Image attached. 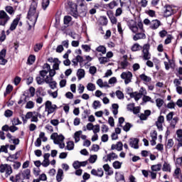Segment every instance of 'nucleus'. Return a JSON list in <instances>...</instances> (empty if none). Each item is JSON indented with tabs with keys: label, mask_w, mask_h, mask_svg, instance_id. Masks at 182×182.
Wrapping results in <instances>:
<instances>
[{
	"label": "nucleus",
	"mask_w": 182,
	"mask_h": 182,
	"mask_svg": "<svg viewBox=\"0 0 182 182\" xmlns=\"http://www.w3.org/2000/svg\"><path fill=\"white\" fill-rule=\"evenodd\" d=\"M38 8V2L33 1L27 15V24L28 25V31H31L33 28H35L36 21L39 16V12L36 11Z\"/></svg>",
	"instance_id": "nucleus-1"
},
{
	"label": "nucleus",
	"mask_w": 182,
	"mask_h": 182,
	"mask_svg": "<svg viewBox=\"0 0 182 182\" xmlns=\"http://www.w3.org/2000/svg\"><path fill=\"white\" fill-rule=\"evenodd\" d=\"M129 29L136 35L133 37L134 41H139V39H146V34L143 32V23H136L134 20H129L127 22Z\"/></svg>",
	"instance_id": "nucleus-2"
},
{
	"label": "nucleus",
	"mask_w": 182,
	"mask_h": 182,
	"mask_svg": "<svg viewBox=\"0 0 182 182\" xmlns=\"http://www.w3.org/2000/svg\"><path fill=\"white\" fill-rule=\"evenodd\" d=\"M43 70L40 71V76H41V77L48 76V77H52L53 79V76L56 75V70L50 69V65L48 63L43 65Z\"/></svg>",
	"instance_id": "nucleus-3"
},
{
	"label": "nucleus",
	"mask_w": 182,
	"mask_h": 182,
	"mask_svg": "<svg viewBox=\"0 0 182 182\" xmlns=\"http://www.w3.org/2000/svg\"><path fill=\"white\" fill-rule=\"evenodd\" d=\"M150 45L149 44H145L143 46L142 50V56L144 60H149V59H151V54L150 53Z\"/></svg>",
	"instance_id": "nucleus-4"
},
{
	"label": "nucleus",
	"mask_w": 182,
	"mask_h": 182,
	"mask_svg": "<svg viewBox=\"0 0 182 182\" xmlns=\"http://www.w3.org/2000/svg\"><path fill=\"white\" fill-rule=\"evenodd\" d=\"M133 74L130 72H124L121 74V78L124 80L125 85H129L132 82Z\"/></svg>",
	"instance_id": "nucleus-5"
},
{
	"label": "nucleus",
	"mask_w": 182,
	"mask_h": 182,
	"mask_svg": "<svg viewBox=\"0 0 182 182\" xmlns=\"http://www.w3.org/2000/svg\"><path fill=\"white\" fill-rule=\"evenodd\" d=\"M56 109H58L56 105H52V102L46 101V111L48 112V114H51V113H53Z\"/></svg>",
	"instance_id": "nucleus-6"
},
{
	"label": "nucleus",
	"mask_w": 182,
	"mask_h": 182,
	"mask_svg": "<svg viewBox=\"0 0 182 182\" xmlns=\"http://www.w3.org/2000/svg\"><path fill=\"white\" fill-rule=\"evenodd\" d=\"M0 173H6V176L12 174V167L9 164H1L0 166Z\"/></svg>",
	"instance_id": "nucleus-7"
},
{
	"label": "nucleus",
	"mask_w": 182,
	"mask_h": 182,
	"mask_svg": "<svg viewBox=\"0 0 182 182\" xmlns=\"http://www.w3.org/2000/svg\"><path fill=\"white\" fill-rule=\"evenodd\" d=\"M68 5L69 8H70L71 15H73L74 18H77V4L73 1H68Z\"/></svg>",
	"instance_id": "nucleus-8"
},
{
	"label": "nucleus",
	"mask_w": 182,
	"mask_h": 182,
	"mask_svg": "<svg viewBox=\"0 0 182 182\" xmlns=\"http://www.w3.org/2000/svg\"><path fill=\"white\" fill-rule=\"evenodd\" d=\"M0 19L3 21L1 25H3L4 26L6 25V22H8V21H9L11 18L8 16V14H6V12H5L4 11H0Z\"/></svg>",
	"instance_id": "nucleus-9"
},
{
	"label": "nucleus",
	"mask_w": 182,
	"mask_h": 182,
	"mask_svg": "<svg viewBox=\"0 0 182 182\" xmlns=\"http://www.w3.org/2000/svg\"><path fill=\"white\" fill-rule=\"evenodd\" d=\"M5 56H6V50L3 49L0 52V65H6L8 63V60L5 59Z\"/></svg>",
	"instance_id": "nucleus-10"
},
{
	"label": "nucleus",
	"mask_w": 182,
	"mask_h": 182,
	"mask_svg": "<svg viewBox=\"0 0 182 182\" xmlns=\"http://www.w3.org/2000/svg\"><path fill=\"white\" fill-rule=\"evenodd\" d=\"M117 154L112 152L104 156L103 160L105 161V163H107L108 161H112V160H115V159H117Z\"/></svg>",
	"instance_id": "nucleus-11"
},
{
	"label": "nucleus",
	"mask_w": 182,
	"mask_h": 182,
	"mask_svg": "<svg viewBox=\"0 0 182 182\" xmlns=\"http://www.w3.org/2000/svg\"><path fill=\"white\" fill-rule=\"evenodd\" d=\"M46 83L49 85L50 89H55L56 85H58L56 81H53V78L49 77V76L46 77Z\"/></svg>",
	"instance_id": "nucleus-12"
},
{
	"label": "nucleus",
	"mask_w": 182,
	"mask_h": 182,
	"mask_svg": "<svg viewBox=\"0 0 182 182\" xmlns=\"http://www.w3.org/2000/svg\"><path fill=\"white\" fill-rule=\"evenodd\" d=\"M173 14H174L173 8H171L168 5L166 6L165 8H164V16L168 18V16H171V15Z\"/></svg>",
	"instance_id": "nucleus-13"
},
{
	"label": "nucleus",
	"mask_w": 182,
	"mask_h": 182,
	"mask_svg": "<svg viewBox=\"0 0 182 182\" xmlns=\"http://www.w3.org/2000/svg\"><path fill=\"white\" fill-rule=\"evenodd\" d=\"M163 123H164V116L161 115L156 122V125L159 130H163Z\"/></svg>",
	"instance_id": "nucleus-14"
},
{
	"label": "nucleus",
	"mask_w": 182,
	"mask_h": 182,
	"mask_svg": "<svg viewBox=\"0 0 182 182\" xmlns=\"http://www.w3.org/2000/svg\"><path fill=\"white\" fill-rule=\"evenodd\" d=\"M129 146L132 149H139V139L137 138H131L129 139Z\"/></svg>",
	"instance_id": "nucleus-15"
},
{
	"label": "nucleus",
	"mask_w": 182,
	"mask_h": 182,
	"mask_svg": "<svg viewBox=\"0 0 182 182\" xmlns=\"http://www.w3.org/2000/svg\"><path fill=\"white\" fill-rule=\"evenodd\" d=\"M91 174L92 176H95L96 177H103V169L102 168H98L97 170L96 169H92L91 171Z\"/></svg>",
	"instance_id": "nucleus-16"
},
{
	"label": "nucleus",
	"mask_w": 182,
	"mask_h": 182,
	"mask_svg": "<svg viewBox=\"0 0 182 182\" xmlns=\"http://www.w3.org/2000/svg\"><path fill=\"white\" fill-rule=\"evenodd\" d=\"M107 15L109 20L111 21V23L114 25H116L117 23V18H115V16L113 15V11H108L107 12Z\"/></svg>",
	"instance_id": "nucleus-17"
},
{
	"label": "nucleus",
	"mask_w": 182,
	"mask_h": 182,
	"mask_svg": "<svg viewBox=\"0 0 182 182\" xmlns=\"http://www.w3.org/2000/svg\"><path fill=\"white\" fill-rule=\"evenodd\" d=\"M176 140H178V147H182V129H178L176 131Z\"/></svg>",
	"instance_id": "nucleus-18"
},
{
	"label": "nucleus",
	"mask_w": 182,
	"mask_h": 182,
	"mask_svg": "<svg viewBox=\"0 0 182 182\" xmlns=\"http://www.w3.org/2000/svg\"><path fill=\"white\" fill-rule=\"evenodd\" d=\"M161 25V23L159 20H153L150 22V28L153 30L157 29Z\"/></svg>",
	"instance_id": "nucleus-19"
},
{
	"label": "nucleus",
	"mask_w": 182,
	"mask_h": 182,
	"mask_svg": "<svg viewBox=\"0 0 182 182\" xmlns=\"http://www.w3.org/2000/svg\"><path fill=\"white\" fill-rule=\"evenodd\" d=\"M19 21H21V18L19 16L16 17L11 24L10 31H15L16 29V26H18V23H19Z\"/></svg>",
	"instance_id": "nucleus-20"
},
{
	"label": "nucleus",
	"mask_w": 182,
	"mask_h": 182,
	"mask_svg": "<svg viewBox=\"0 0 182 182\" xmlns=\"http://www.w3.org/2000/svg\"><path fill=\"white\" fill-rule=\"evenodd\" d=\"M130 97H134L135 102H139V100H140V99H141L142 97V95H141L140 93L137 92H130L129 93Z\"/></svg>",
	"instance_id": "nucleus-21"
},
{
	"label": "nucleus",
	"mask_w": 182,
	"mask_h": 182,
	"mask_svg": "<svg viewBox=\"0 0 182 182\" xmlns=\"http://www.w3.org/2000/svg\"><path fill=\"white\" fill-rule=\"evenodd\" d=\"M63 180V170L59 168L56 175V181L60 182Z\"/></svg>",
	"instance_id": "nucleus-22"
},
{
	"label": "nucleus",
	"mask_w": 182,
	"mask_h": 182,
	"mask_svg": "<svg viewBox=\"0 0 182 182\" xmlns=\"http://www.w3.org/2000/svg\"><path fill=\"white\" fill-rule=\"evenodd\" d=\"M139 77H140L141 80L144 82V83H149V82H151V77H150L149 76L146 75V74L140 75Z\"/></svg>",
	"instance_id": "nucleus-23"
},
{
	"label": "nucleus",
	"mask_w": 182,
	"mask_h": 182,
	"mask_svg": "<svg viewBox=\"0 0 182 182\" xmlns=\"http://www.w3.org/2000/svg\"><path fill=\"white\" fill-rule=\"evenodd\" d=\"M53 69L54 70H59V65H60V61L58 58H54L53 60Z\"/></svg>",
	"instance_id": "nucleus-24"
},
{
	"label": "nucleus",
	"mask_w": 182,
	"mask_h": 182,
	"mask_svg": "<svg viewBox=\"0 0 182 182\" xmlns=\"http://www.w3.org/2000/svg\"><path fill=\"white\" fill-rule=\"evenodd\" d=\"M80 136H82V131H77L74 134V139L75 142L78 143V141H80Z\"/></svg>",
	"instance_id": "nucleus-25"
},
{
	"label": "nucleus",
	"mask_w": 182,
	"mask_h": 182,
	"mask_svg": "<svg viewBox=\"0 0 182 182\" xmlns=\"http://www.w3.org/2000/svg\"><path fill=\"white\" fill-rule=\"evenodd\" d=\"M65 140V136L63 135L60 134L57 136L56 139L54 140L55 144H59V143H63V141Z\"/></svg>",
	"instance_id": "nucleus-26"
},
{
	"label": "nucleus",
	"mask_w": 182,
	"mask_h": 182,
	"mask_svg": "<svg viewBox=\"0 0 182 182\" xmlns=\"http://www.w3.org/2000/svg\"><path fill=\"white\" fill-rule=\"evenodd\" d=\"M77 76L79 80L83 79V77H85V70L79 69L77 73Z\"/></svg>",
	"instance_id": "nucleus-27"
},
{
	"label": "nucleus",
	"mask_w": 182,
	"mask_h": 182,
	"mask_svg": "<svg viewBox=\"0 0 182 182\" xmlns=\"http://www.w3.org/2000/svg\"><path fill=\"white\" fill-rule=\"evenodd\" d=\"M36 80L38 83V85H43V82H46V77H42V76H38L36 78Z\"/></svg>",
	"instance_id": "nucleus-28"
},
{
	"label": "nucleus",
	"mask_w": 182,
	"mask_h": 182,
	"mask_svg": "<svg viewBox=\"0 0 182 182\" xmlns=\"http://www.w3.org/2000/svg\"><path fill=\"white\" fill-rule=\"evenodd\" d=\"M162 170L163 171H168L169 173H171V166H170L168 163L164 162Z\"/></svg>",
	"instance_id": "nucleus-29"
},
{
	"label": "nucleus",
	"mask_w": 182,
	"mask_h": 182,
	"mask_svg": "<svg viewBox=\"0 0 182 182\" xmlns=\"http://www.w3.org/2000/svg\"><path fill=\"white\" fill-rule=\"evenodd\" d=\"M23 177L24 178H26L27 180H29V178L31 177V170L26 169L22 173Z\"/></svg>",
	"instance_id": "nucleus-30"
},
{
	"label": "nucleus",
	"mask_w": 182,
	"mask_h": 182,
	"mask_svg": "<svg viewBox=\"0 0 182 182\" xmlns=\"http://www.w3.org/2000/svg\"><path fill=\"white\" fill-rule=\"evenodd\" d=\"M132 52H137V50H141L142 48L139 43H135L132 47Z\"/></svg>",
	"instance_id": "nucleus-31"
},
{
	"label": "nucleus",
	"mask_w": 182,
	"mask_h": 182,
	"mask_svg": "<svg viewBox=\"0 0 182 182\" xmlns=\"http://www.w3.org/2000/svg\"><path fill=\"white\" fill-rule=\"evenodd\" d=\"M115 6H117V1H112L106 5V7L109 8V9H114Z\"/></svg>",
	"instance_id": "nucleus-32"
},
{
	"label": "nucleus",
	"mask_w": 182,
	"mask_h": 182,
	"mask_svg": "<svg viewBox=\"0 0 182 182\" xmlns=\"http://www.w3.org/2000/svg\"><path fill=\"white\" fill-rule=\"evenodd\" d=\"M112 113L114 116L119 113V105L117 104H112Z\"/></svg>",
	"instance_id": "nucleus-33"
},
{
	"label": "nucleus",
	"mask_w": 182,
	"mask_h": 182,
	"mask_svg": "<svg viewBox=\"0 0 182 182\" xmlns=\"http://www.w3.org/2000/svg\"><path fill=\"white\" fill-rule=\"evenodd\" d=\"M97 52H100L102 55L106 54V47L104 46H100L96 48Z\"/></svg>",
	"instance_id": "nucleus-34"
},
{
	"label": "nucleus",
	"mask_w": 182,
	"mask_h": 182,
	"mask_svg": "<svg viewBox=\"0 0 182 182\" xmlns=\"http://www.w3.org/2000/svg\"><path fill=\"white\" fill-rule=\"evenodd\" d=\"M152 171H160L161 170V164L152 165L151 167Z\"/></svg>",
	"instance_id": "nucleus-35"
},
{
	"label": "nucleus",
	"mask_w": 182,
	"mask_h": 182,
	"mask_svg": "<svg viewBox=\"0 0 182 182\" xmlns=\"http://www.w3.org/2000/svg\"><path fill=\"white\" fill-rule=\"evenodd\" d=\"M87 89L90 92H94V90H96V85H95V84L93 83L90 82L87 85Z\"/></svg>",
	"instance_id": "nucleus-36"
},
{
	"label": "nucleus",
	"mask_w": 182,
	"mask_h": 182,
	"mask_svg": "<svg viewBox=\"0 0 182 182\" xmlns=\"http://www.w3.org/2000/svg\"><path fill=\"white\" fill-rule=\"evenodd\" d=\"M35 60H36V57L35 55H30L28 58V65H33Z\"/></svg>",
	"instance_id": "nucleus-37"
},
{
	"label": "nucleus",
	"mask_w": 182,
	"mask_h": 182,
	"mask_svg": "<svg viewBox=\"0 0 182 182\" xmlns=\"http://www.w3.org/2000/svg\"><path fill=\"white\" fill-rule=\"evenodd\" d=\"M112 166H113L114 168H115L116 170H117L119 168H122V163L119 161H115L112 164Z\"/></svg>",
	"instance_id": "nucleus-38"
},
{
	"label": "nucleus",
	"mask_w": 182,
	"mask_h": 182,
	"mask_svg": "<svg viewBox=\"0 0 182 182\" xmlns=\"http://www.w3.org/2000/svg\"><path fill=\"white\" fill-rule=\"evenodd\" d=\"M31 122L35 123H38V122H39V119H38V115H36V112H33Z\"/></svg>",
	"instance_id": "nucleus-39"
},
{
	"label": "nucleus",
	"mask_w": 182,
	"mask_h": 182,
	"mask_svg": "<svg viewBox=\"0 0 182 182\" xmlns=\"http://www.w3.org/2000/svg\"><path fill=\"white\" fill-rule=\"evenodd\" d=\"M110 60L107 57H101L99 58V62L101 63V65H105V63H107Z\"/></svg>",
	"instance_id": "nucleus-40"
},
{
	"label": "nucleus",
	"mask_w": 182,
	"mask_h": 182,
	"mask_svg": "<svg viewBox=\"0 0 182 182\" xmlns=\"http://www.w3.org/2000/svg\"><path fill=\"white\" fill-rule=\"evenodd\" d=\"M42 48H43V43H37L34 46V52H38L39 50H41V49H42Z\"/></svg>",
	"instance_id": "nucleus-41"
},
{
	"label": "nucleus",
	"mask_w": 182,
	"mask_h": 182,
	"mask_svg": "<svg viewBox=\"0 0 182 182\" xmlns=\"http://www.w3.org/2000/svg\"><path fill=\"white\" fill-rule=\"evenodd\" d=\"M156 103L157 107H159V109H160V107H161V106H163V105H164V101L161 98H158L156 100Z\"/></svg>",
	"instance_id": "nucleus-42"
},
{
	"label": "nucleus",
	"mask_w": 182,
	"mask_h": 182,
	"mask_svg": "<svg viewBox=\"0 0 182 182\" xmlns=\"http://www.w3.org/2000/svg\"><path fill=\"white\" fill-rule=\"evenodd\" d=\"M94 134H97L100 132V125L96 124L93 126L92 129Z\"/></svg>",
	"instance_id": "nucleus-43"
},
{
	"label": "nucleus",
	"mask_w": 182,
	"mask_h": 182,
	"mask_svg": "<svg viewBox=\"0 0 182 182\" xmlns=\"http://www.w3.org/2000/svg\"><path fill=\"white\" fill-rule=\"evenodd\" d=\"M33 107H35V102L33 101H28L26 103V109H33Z\"/></svg>",
	"instance_id": "nucleus-44"
},
{
	"label": "nucleus",
	"mask_w": 182,
	"mask_h": 182,
	"mask_svg": "<svg viewBox=\"0 0 182 182\" xmlns=\"http://www.w3.org/2000/svg\"><path fill=\"white\" fill-rule=\"evenodd\" d=\"M66 147L68 150H73V149L75 148V144L73 143V141H70L67 143Z\"/></svg>",
	"instance_id": "nucleus-45"
},
{
	"label": "nucleus",
	"mask_w": 182,
	"mask_h": 182,
	"mask_svg": "<svg viewBox=\"0 0 182 182\" xmlns=\"http://www.w3.org/2000/svg\"><path fill=\"white\" fill-rule=\"evenodd\" d=\"M6 11L10 15H12L15 13V11L14 10V7L11 6H6Z\"/></svg>",
	"instance_id": "nucleus-46"
},
{
	"label": "nucleus",
	"mask_w": 182,
	"mask_h": 182,
	"mask_svg": "<svg viewBox=\"0 0 182 182\" xmlns=\"http://www.w3.org/2000/svg\"><path fill=\"white\" fill-rule=\"evenodd\" d=\"M116 95H117V97H118V99H119L120 100H122V99H124V95L120 90H117L116 92Z\"/></svg>",
	"instance_id": "nucleus-47"
},
{
	"label": "nucleus",
	"mask_w": 182,
	"mask_h": 182,
	"mask_svg": "<svg viewBox=\"0 0 182 182\" xmlns=\"http://www.w3.org/2000/svg\"><path fill=\"white\" fill-rule=\"evenodd\" d=\"M101 106H102V105L100 104V101H99V100L94 101V102L92 104V107L95 109H97L98 107H100Z\"/></svg>",
	"instance_id": "nucleus-48"
},
{
	"label": "nucleus",
	"mask_w": 182,
	"mask_h": 182,
	"mask_svg": "<svg viewBox=\"0 0 182 182\" xmlns=\"http://www.w3.org/2000/svg\"><path fill=\"white\" fill-rule=\"evenodd\" d=\"M173 146H174V141L171 139H168L167 144H166V148L171 149V147H173Z\"/></svg>",
	"instance_id": "nucleus-49"
},
{
	"label": "nucleus",
	"mask_w": 182,
	"mask_h": 182,
	"mask_svg": "<svg viewBox=\"0 0 182 182\" xmlns=\"http://www.w3.org/2000/svg\"><path fill=\"white\" fill-rule=\"evenodd\" d=\"M127 66H129V63L127 60H124L121 62L120 63L121 69H126Z\"/></svg>",
	"instance_id": "nucleus-50"
},
{
	"label": "nucleus",
	"mask_w": 182,
	"mask_h": 182,
	"mask_svg": "<svg viewBox=\"0 0 182 182\" xmlns=\"http://www.w3.org/2000/svg\"><path fill=\"white\" fill-rule=\"evenodd\" d=\"M72 21V17L69 16H65L64 17V23L65 25H69V23Z\"/></svg>",
	"instance_id": "nucleus-51"
},
{
	"label": "nucleus",
	"mask_w": 182,
	"mask_h": 182,
	"mask_svg": "<svg viewBox=\"0 0 182 182\" xmlns=\"http://www.w3.org/2000/svg\"><path fill=\"white\" fill-rule=\"evenodd\" d=\"M13 89H14V87H12V85H9L6 87V93H4V96H6V95H9V93H11V91L13 90Z\"/></svg>",
	"instance_id": "nucleus-52"
},
{
	"label": "nucleus",
	"mask_w": 182,
	"mask_h": 182,
	"mask_svg": "<svg viewBox=\"0 0 182 182\" xmlns=\"http://www.w3.org/2000/svg\"><path fill=\"white\" fill-rule=\"evenodd\" d=\"M48 6H49V0H43L42 2V7L44 9H46V8H48Z\"/></svg>",
	"instance_id": "nucleus-53"
},
{
	"label": "nucleus",
	"mask_w": 182,
	"mask_h": 182,
	"mask_svg": "<svg viewBox=\"0 0 182 182\" xmlns=\"http://www.w3.org/2000/svg\"><path fill=\"white\" fill-rule=\"evenodd\" d=\"M97 160V155H92L89 159L90 163H92V164L95 163Z\"/></svg>",
	"instance_id": "nucleus-54"
},
{
	"label": "nucleus",
	"mask_w": 182,
	"mask_h": 182,
	"mask_svg": "<svg viewBox=\"0 0 182 182\" xmlns=\"http://www.w3.org/2000/svg\"><path fill=\"white\" fill-rule=\"evenodd\" d=\"M132 129V124L130 123H127L124 127H123V130L124 132H129Z\"/></svg>",
	"instance_id": "nucleus-55"
},
{
	"label": "nucleus",
	"mask_w": 182,
	"mask_h": 182,
	"mask_svg": "<svg viewBox=\"0 0 182 182\" xmlns=\"http://www.w3.org/2000/svg\"><path fill=\"white\" fill-rule=\"evenodd\" d=\"M173 116H174V112H171L166 115V120L167 122H171V120H173Z\"/></svg>",
	"instance_id": "nucleus-56"
},
{
	"label": "nucleus",
	"mask_w": 182,
	"mask_h": 182,
	"mask_svg": "<svg viewBox=\"0 0 182 182\" xmlns=\"http://www.w3.org/2000/svg\"><path fill=\"white\" fill-rule=\"evenodd\" d=\"M142 100L143 102H144V103H147V102H151L153 103V102L151 101V97L146 95L143 96Z\"/></svg>",
	"instance_id": "nucleus-57"
},
{
	"label": "nucleus",
	"mask_w": 182,
	"mask_h": 182,
	"mask_svg": "<svg viewBox=\"0 0 182 182\" xmlns=\"http://www.w3.org/2000/svg\"><path fill=\"white\" fill-rule=\"evenodd\" d=\"M14 114V112L11 109H7L4 112V116L6 117H11Z\"/></svg>",
	"instance_id": "nucleus-58"
},
{
	"label": "nucleus",
	"mask_w": 182,
	"mask_h": 182,
	"mask_svg": "<svg viewBox=\"0 0 182 182\" xmlns=\"http://www.w3.org/2000/svg\"><path fill=\"white\" fill-rule=\"evenodd\" d=\"M177 122H178V118H177V117L173 118V119H172V121L171 122V127L175 128L176 127V124H177Z\"/></svg>",
	"instance_id": "nucleus-59"
},
{
	"label": "nucleus",
	"mask_w": 182,
	"mask_h": 182,
	"mask_svg": "<svg viewBox=\"0 0 182 182\" xmlns=\"http://www.w3.org/2000/svg\"><path fill=\"white\" fill-rule=\"evenodd\" d=\"M117 151H122L123 150V143L120 141L117 143Z\"/></svg>",
	"instance_id": "nucleus-60"
},
{
	"label": "nucleus",
	"mask_w": 182,
	"mask_h": 182,
	"mask_svg": "<svg viewBox=\"0 0 182 182\" xmlns=\"http://www.w3.org/2000/svg\"><path fill=\"white\" fill-rule=\"evenodd\" d=\"M166 107L168 109H174L176 107V103H174L173 101H171V102L167 104Z\"/></svg>",
	"instance_id": "nucleus-61"
},
{
	"label": "nucleus",
	"mask_w": 182,
	"mask_h": 182,
	"mask_svg": "<svg viewBox=\"0 0 182 182\" xmlns=\"http://www.w3.org/2000/svg\"><path fill=\"white\" fill-rule=\"evenodd\" d=\"M50 164V161L48 159H43V162L41 163V166L43 167H48Z\"/></svg>",
	"instance_id": "nucleus-62"
},
{
	"label": "nucleus",
	"mask_w": 182,
	"mask_h": 182,
	"mask_svg": "<svg viewBox=\"0 0 182 182\" xmlns=\"http://www.w3.org/2000/svg\"><path fill=\"white\" fill-rule=\"evenodd\" d=\"M96 72H97V68H96V67L95 66H91L90 68V73L91 75H95L96 73Z\"/></svg>",
	"instance_id": "nucleus-63"
},
{
	"label": "nucleus",
	"mask_w": 182,
	"mask_h": 182,
	"mask_svg": "<svg viewBox=\"0 0 182 182\" xmlns=\"http://www.w3.org/2000/svg\"><path fill=\"white\" fill-rule=\"evenodd\" d=\"M74 168H75V170H77V168H79L80 167V162H79L78 161H75L73 164Z\"/></svg>",
	"instance_id": "nucleus-64"
}]
</instances>
